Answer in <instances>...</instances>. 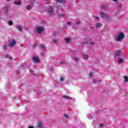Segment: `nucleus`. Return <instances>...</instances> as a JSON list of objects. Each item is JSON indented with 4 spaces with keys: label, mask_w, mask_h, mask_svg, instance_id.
I'll return each mask as SVG.
<instances>
[{
    "label": "nucleus",
    "mask_w": 128,
    "mask_h": 128,
    "mask_svg": "<svg viewBox=\"0 0 128 128\" xmlns=\"http://www.w3.org/2000/svg\"><path fill=\"white\" fill-rule=\"evenodd\" d=\"M124 56H123V58L120 57V58H119V59H118V62L120 64H122V63L124 62Z\"/></svg>",
    "instance_id": "obj_9"
},
{
    "label": "nucleus",
    "mask_w": 128,
    "mask_h": 128,
    "mask_svg": "<svg viewBox=\"0 0 128 128\" xmlns=\"http://www.w3.org/2000/svg\"><path fill=\"white\" fill-rule=\"evenodd\" d=\"M42 32H44V28L42 27H38L37 28V32L38 34H42Z\"/></svg>",
    "instance_id": "obj_5"
},
{
    "label": "nucleus",
    "mask_w": 128,
    "mask_h": 128,
    "mask_svg": "<svg viewBox=\"0 0 128 128\" xmlns=\"http://www.w3.org/2000/svg\"><path fill=\"white\" fill-rule=\"evenodd\" d=\"M40 48H42V50H46V47L43 45H40Z\"/></svg>",
    "instance_id": "obj_18"
},
{
    "label": "nucleus",
    "mask_w": 128,
    "mask_h": 128,
    "mask_svg": "<svg viewBox=\"0 0 128 128\" xmlns=\"http://www.w3.org/2000/svg\"><path fill=\"white\" fill-rule=\"evenodd\" d=\"M16 44V41L14 40H12L11 42H10L8 44V46L12 48Z\"/></svg>",
    "instance_id": "obj_4"
},
{
    "label": "nucleus",
    "mask_w": 128,
    "mask_h": 128,
    "mask_svg": "<svg viewBox=\"0 0 128 128\" xmlns=\"http://www.w3.org/2000/svg\"><path fill=\"white\" fill-rule=\"evenodd\" d=\"M102 8H104V6H102Z\"/></svg>",
    "instance_id": "obj_35"
},
{
    "label": "nucleus",
    "mask_w": 128,
    "mask_h": 128,
    "mask_svg": "<svg viewBox=\"0 0 128 128\" xmlns=\"http://www.w3.org/2000/svg\"><path fill=\"white\" fill-rule=\"evenodd\" d=\"M8 24L10 26H12L14 24V23L12 22V20H10L8 22Z\"/></svg>",
    "instance_id": "obj_17"
},
{
    "label": "nucleus",
    "mask_w": 128,
    "mask_h": 128,
    "mask_svg": "<svg viewBox=\"0 0 128 128\" xmlns=\"http://www.w3.org/2000/svg\"><path fill=\"white\" fill-rule=\"evenodd\" d=\"M65 41L66 42V44H68V42H70V39L66 38H65Z\"/></svg>",
    "instance_id": "obj_15"
},
{
    "label": "nucleus",
    "mask_w": 128,
    "mask_h": 128,
    "mask_svg": "<svg viewBox=\"0 0 128 128\" xmlns=\"http://www.w3.org/2000/svg\"><path fill=\"white\" fill-rule=\"evenodd\" d=\"M64 116H65L66 118H68V116L66 114H64Z\"/></svg>",
    "instance_id": "obj_22"
},
{
    "label": "nucleus",
    "mask_w": 128,
    "mask_h": 128,
    "mask_svg": "<svg viewBox=\"0 0 128 128\" xmlns=\"http://www.w3.org/2000/svg\"><path fill=\"white\" fill-rule=\"evenodd\" d=\"M38 128H44L42 124L38 123Z\"/></svg>",
    "instance_id": "obj_14"
},
{
    "label": "nucleus",
    "mask_w": 128,
    "mask_h": 128,
    "mask_svg": "<svg viewBox=\"0 0 128 128\" xmlns=\"http://www.w3.org/2000/svg\"><path fill=\"white\" fill-rule=\"evenodd\" d=\"M118 0H113L114 2H116Z\"/></svg>",
    "instance_id": "obj_37"
},
{
    "label": "nucleus",
    "mask_w": 128,
    "mask_h": 128,
    "mask_svg": "<svg viewBox=\"0 0 128 128\" xmlns=\"http://www.w3.org/2000/svg\"><path fill=\"white\" fill-rule=\"evenodd\" d=\"M20 74V72H18L17 73V74Z\"/></svg>",
    "instance_id": "obj_36"
},
{
    "label": "nucleus",
    "mask_w": 128,
    "mask_h": 128,
    "mask_svg": "<svg viewBox=\"0 0 128 128\" xmlns=\"http://www.w3.org/2000/svg\"><path fill=\"white\" fill-rule=\"evenodd\" d=\"M54 42H56V40H53Z\"/></svg>",
    "instance_id": "obj_28"
},
{
    "label": "nucleus",
    "mask_w": 128,
    "mask_h": 128,
    "mask_svg": "<svg viewBox=\"0 0 128 128\" xmlns=\"http://www.w3.org/2000/svg\"><path fill=\"white\" fill-rule=\"evenodd\" d=\"M92 74H94L92 72H90V74H89V76H92Z\"/></svg>",
    "instance_id": "obj_26"
},
{
    "label": "nucleus",
    "mask_w": 128,
    "mask_h": 128,
    "mask_svg": "<svg viewBox=\"0 0 128 128\" xmlns=\"http://www.w3.org/2000/svg\"><path fill=\"white\" fill-rule=\"evenodd\" d=\"M32 60L36 62H40V58L34 56L33 57Z\"/></svg>",
    "instance_id": "obj_6"
},
{
    "label": "nucleus",
    "mask_w": 128,
    "mask_h": 128,
    "mask_svg": "<svg viewBox=\"0 0 128 128\" xmlns=\"http://www.w3.org/2000/svg\"><path fill=\"white\" fill-rule=\"evenodd\" d=\"M102 23H96V28H100V26H102Z\"/></svg>",
    "instance_id": "obj_12"
},
{
    "label": "nucleus",
    "mask_w": 128,
    "mask_h": 128,
    "mask_svg": "<svg viewBox=\"0 0 128 128\" xmlns=\"http://www.w3.org/2000/svg\"><path fill=\"white\" fill-rule=\"evenodd\" d=\"M60 16H62V18H66V15L64 14H62L60 15H58V18H60Z\"/></svg>",
    "instance_id": "obj_19"
},
{
    "label": "nucleus",
    "mask_w": 128,
    "mask_h": 128,
    "mask_svg": "<svg viewBox=\"0 0 128 128\" xmlns=\"http://www.w3.org/2000/svg\"><path fill=\"white\" fill-rule=\"evenodd\" d=\"M90 44L91 45L94 44V42H90Z\"/></svg>",
    "instance_id": "obj_30"
},
{
    "label": "nucleus",
    "mask_w": 128,
    "mask_h": 128,
    "mask_svg": "<svg viewBox=\"0 0 128 128\" xmlns=\"http://www.w3.org/2000/svg\"><path fill=\"white\" fill-rule=\"evenodd\" d=\"M62 98L66 100H72V98L68 96H63Z\"/></svg>",
    "instance_id": "obj_10"
},
{
    "label": "nucleus",
    "mask_w": 128,
    "mask_h": 128,
    "mask_svg": "<svg viewBox=\"0 0 128 128\" xmlns=\"http://www.w3.org/2000/svg\"><path fill=\"white\" fill-rule=\"evenodd\" d=\"M83 58L84 60H88V55L85 54L83 55Z\"/></svg>",
    "instance_id": "obj_11"
},
{
    "label": "nucleus",
    "mask_w": 128,
    "mask_h": 128,
    "mask_svg": "<svg viewBox=\"0 0 128 128\" xmlns=\"http://www.w3.org/2000/svg\"><path fill=\"white\" fill-rule=\"evenodd\" d=\"M58 2H62V0H57Z\"/></svg>",
    "instance_id": "obj_27"
},
{
    "label": "nucleus",
    "mask_w": 128,
    "mask_h": 128,
    "mask_svg": "<svg viewBox=\"0 0 128 128\" xmlns=\"http://www.w3.org/2000/svg\"><path fill=\"white\" fill-rule=\"evenodd\" d=\"M16 28L18 30H19V32H22V26L20 25H16Z\"/></svg>",
    "instance_id": "obj_8"
},
{
    "label": "nucleus",
    "mask_w": 128,
    "mask_h": 128,
    "mask_svg": "<svg viewBox=\"0 0 128 128\" xmlns=\"http://www.w3.org/2000/svg\"><path fill=\"white\" fill-rule=\"evenodd\" d=\"M14 4H17L18 6H20V4H22V2L20 1H18V2H14Z\"/></svg>",
    "instance_id": "obj_16"
},
{
    "label": "nucleus",
    "mask_w": 128,
    "mask_h": 128,
    "mask_svg": "<svg viewBox=\"0 0 128 128\" xmlns=\"http://www.w3.org/2000/svg\"><path fill=\"white\" fill-rule=\"evenodd\" d=\"M68 24L69 26H70V22H68Z\"/></svg>",
    "instance_id": "obj_31"
},
{
    "label": "nucleus",
    "mask_w": 128,
    "mask_h": 128,
    "mask_svg": "<svg viewBox=\"0 0 128 128\" xmlns=\"http://www.w3.org/2000/svg\"><path fill=\"white\" fill-rule=\"evenodd\" d=\"M124 78H125V82H128V76H124Z\"/></svg>",
    "instance_id": "obj_20"
},
{
    "label": "nucleus",
    "mask_w": 128,
    "mask_h": 128,
    "mask_svg": "<svg viewBox=\"0 0 128 128\" xmlns=\"http://www.w3.org/2000/svg\"><path fill=\"white\" fill-rule=\"evenodd\" d=\"M26 10H32V6L28 5L26 7Z\"/></svg>",
    "instance_id": "obj_13"
},
{
    "label": "nucleus",
    "mask_w": 128,
    "mask_h": 128,
    "mask_svg": "<svg viewBox=\"0 0 128 128\" xmlns=\"http://www.w3.org/2000/svg\"><path fill=\"white\" fill-rule=\"evenodd\" d=\"M115 56H119V58H124V56H122V53H120V52L118 50L116 51Z\"/></svg>",
    "instance_id": "obj_3"
},
{
    "label": "nucleus",
    "mask_w": 128,
    "mask_h": 128,
    "mask_svg": "<svg viewBox=\"0 0 128 128\" xmlns=\"http://www.w3.org/2000/svg\"><path fill=\"white\" fill-rule=\"evenodd\" d=\"M104 124H100V128H104Z\"/></svg>",
    "instance_id": "obj_25"
},
{
    "label": "nucleus",
    "mask_w": 128,
    "mask_h": 128,
    "mask_svg": "<svg viewBox=\"0 0 128 128\" xmlns=\"http://www.w3.org/2000/svg\"><path fill=\"white\" fill-rule=\"evenodd\" d=\"M124 35L122 32H121L116 37V40L117 42H120V40H124Z\"/></svg>",
    "instance_id": "obj_1"
},
{
    "label": "nucleus",
    "mask_w": 128,
    "mask_h": 128,
    "mask_svg": "<svg viewBox=\"0 0 128 128\" xmlns=\"http://www.w3.org/2000/svg\"><path fill=\"white\" fill-rule=\"evenodd\" d=\"M7 0L8 2H10V0Z\"/></svg>",
    "instance_id": "obj_39"
},
{
    "label": "nucleus",
    "mask_w": 128,
    "mask_h": 128,
    "mask_svg": "<svg viewBox=\"0 0 128 128\" xmlns=\"http://www.w3.org/2000/svg\"><path fill=\"white\" fill-rule=\"evenodd\" d=\"M33 46H34V48H36V45H34Z\"/></svg>",
    "instance_id": "obj_38"
},
{
    "label": "nucleus",
    "mask_w": 128,
    "mask_h": 128,
    "mask_svg": "<svg viewBox=\"0 0 128 128\" xmlns=\"http://www.w3.org/2000/svg\"><path fill=\"white\" fill-rule=\"evenodd\" d=\"M60 80H61V82H63V80H64V77L60 78Z\"/></svg>",
    "instance_id": "obj_24"
},
{
    "label": "nucleus",
    "mask_w": 128,
    "mask_h": 128,
    "mask_svg": "<svg viewBox=\"0 0 128 128\" xmlns=\"http://www.w3.org/2000/svg\"><path fill=\"white\" fill-rule=\"evenodd\" d=\"M74 60H75V62H78V57H75L74 58Z\"/></svg>",
    "instance_id": "obj_21"
},
{
    "label": "nucleus",
    "mask_w": 128,
    "mask_h": 128,
    "mask_svg": "<svg viewBox=\"0 0 128 128\" xmlns=\"http://www.w3.org/2000/svg\"><path fill=\"white\" fill-rule=\"evenodd\" d=\"M92 82H94V84H96V79H93Z\"/></svg>",
    "instance_id": "obj_23"
},
{
    "label": "nucleus",
    "mask_w": 128,
    "mask_h": 128,
    "mask_svg": "<svg viewBox=\"0 0 128 128\" xmlns=\"http://www.w3.org/2000/svg\"><path fill=\"white\" fill-rule=\"evenodd\" d=\"M80 24V22H77V24Z\"/></svg>",
    "instance_id": "obj_33"
},
{
    "label": "nucleus",
    "mask_w": 128,
    "mask_h": 128,
    "mask_svg": "<svg viewBox=\"0 0 128 128\" xmlns=\"http://www.w3.org/2000/svg\"><path fill=\"white\" fill-rule=\"evenodd\" d=\"M34 2H36V0H34Z\"/></svg>",
    "instance_id": "obj_40"
},
{
    "label": "nucleus",
    "mask_w": 128,
    "mask_h": 128,
    "mask_svg": "<svg viewBox=\"0 0 128 128\" xmlns=\"http://www.w3.org/2000/svg\"><path fill=\"white\" fill-rule=\"evenodd\" d=\"M48 12L50 16L54 14V8L50 7L48 10Z\"/></svg>",
    "instance_id": "obj_2"
},
{
    "label": "nucleus",
    "mask_w": 128,
    "mask_h": 128,
    "mask_svg": "<svg viewBox=\"0 0 128 128\" xmlns=\"http://www.w3.org/2000/svg\"><path fill=\"white\" fill-rule=\"evenodd\" d=\"M100 16L102 18H108V16H106V14L102 12H100Z\"/></svg>",
    "instance_id": "obj_7"
},
{
    "label": "nucleus",
    "mask_w": 128,
    "mask_h": 128,
    "mask_svg": "<svg viewBox=\"0 0 128 128\" xmlns=\"http://www.w3.org/2000/svg\"><path fill=\"white\" fill-rule=\"evenodd\" d=\"M28 128H34V126H30Z\"/></svg>",
    "instance_id": "obj_29"
},
{
    "label": "nucleus",
    "mask_w": 128,
    "mask_h": 128,
    "mask_svg": "<svg viewBox=\"0 0 128 128\" xmlns=\"http://www.w3.org/2000/svg\"><path fill=\"white\" fill-rule=\"evenodd\" d=\"M96 20H98V17H96Z\"/></svg>",
    "instance_id": "obj_34"
},
{
    "label": "nucleus",
    "mask_w": 128,
    "mask_h": 128,
    "mask_svg": "<svg viewBox=\"0 0 128 128\" xmlns=\"http://www.w3.org/2000/svg\"><path fill=\"white\" fill-rule=\"evenodd\" d=\"M4 50H6V46H4Z\"/></svg>",
    "instance_id": "obj_32"
}]
</instances>
